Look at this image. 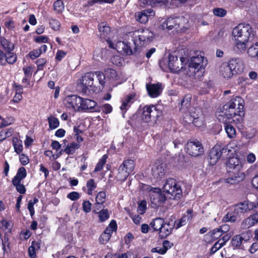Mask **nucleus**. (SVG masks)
Returning <instances> with one entry per match:
<instances>
[{"instance_id":"54","label":"nucleus","mask_w":258,"mask_h":258,"mask_svg":"<svg viewBox=\"0 0 258 258\" xmlns=\"http://www.w3.org/2000/svg\"><path fill=\"white\" fill-rule=\"evenodd\" d=\"M226 11L222 8H215L213 10V13L215 16L220 17H223L226 14Z\"/></svg>"},{"instance_id":"50","label":"nucleus","mask_w":258,"mask_h":258,"mask_svg":"<svg viewBox=\"0 0 258 258\" xmlns=\"http://www.w3.org/2000/svg\"><path fill=\"white\" fill-rule=\"evenodd\" d=\"M165 0H139L141 4L144 6H153L156 4L164 3Z\"/></svg>"},{"instance_id":"48","label":"nucleus","mask_w":258,"mask_h":258,"mask_svg":"<svg viewBox=\"0 0 258 258\" xmlns=\"http://www.w3.org/2000/svg\"><path fill=\"white\" fill-rule=\"evenodd\" d=\"M191 98L188 95L184 96L183 99L181 102V108L180 109L185 111L190 105Z\"/></svg>"},{"instance_id":"6","label":"nucleus","mask_w":258,"mask_h":258,"mask_svg":"<svg viewBox=\"0 0 258 258\" xmlns=\"http://www.w3.org/2000/svg\"><path fill=\"white\" fill-rule=\"evenodd\" d=\"M162 114V111L158 109L155 105H146L143 108L142 119L144 122L153 125L156 122L157 118Z\"/></svg>"},{"instance_id":"31","label":"nucleus","mask_w":258,"mask_h":258,"mask_svg":"<svg viewBox=\"0 0 258 258\" xmlns=\"http://www.w3.org/2000/svg\"><path fill=\"white\" fill-rule=\"evenodd\" d=\"M247 54L251 57H256L258 59V43H255L248 47Z\"/></svg>"},{"instance_id":"4","label":"nucleus","mask_w":258,"mask_h":258,"mask_svg":"<svg viewBox=\"0 0 258 258\" xmlns=\"http://www.w3.org/2000/svg\"><path fill=\"white\" fill-rule=\"evenodd\" d=\"M129 35L133 38L132 40L134 46L137 48L146 45L152 40L153 33L148 29H138L134 32L129 33Z\"/></svg>"},{"instance_id":"40","label":"nucleus","mask_w":258,"mask_h":258,"mask_svg":"<svg viewBox=\"0 0 258 258\" xmlns=\"http://www.w3.org/2000/svg\"><path fill=\"white\" fill-rule=\"evenodd\" d=\"M87 188V194L89 195H92L93 191L96 188L97 185L93 179H90L86 183Z\"/></svg>"},{"instance_id":"60","label":"nucleus","mask_w":258,"mask_h":258,"mask_svg":"<svg viewBox=\"0 0 258 258\" xmlns=\"http://www.w3.org/2000/svg\"><path fill=\"white\" fill-rule=\"evenodd\" d=\"M114 0H90L88 2V4L89 6H91L97 3H99L100 4H102L103 3L112 4Z\"/></svg>"},{"instance_id":"25","label":"nucleus","mask_w":258,"mask_h":258,"mask_svg":"<svg viewBox=\"0 0 258 258\" xmlns=\"http://www.w3.org/2000/svg\"><path fill=\"white\" fill-rule=\"evenodd\" d=\"M98 30L100 32V36L102 38H105L110 31V27L105 22L100 23L98 26Z\"/></svg>"},{"instance_id":"43","label":"nucleus","mask_w":258,"mask_h":258,"mask_svg":"<svg viewBox=\"0 0 258 258\" xmlns=\"http://www.w3.org/2000/svg\"><path fill=\"white\" fill-rule=\"evenodd\" d=\"M26 170L24 167H20L16 175L13 178L12 180L17 179L18 180L22 181L26 176Z\"/></svg>"},{"instance_id":"58","label":"nucleus","mask_w":258,"mask_h":258,"mask_svg":"<svg viewBox=\"0 0 258 258\" xmlns=\"http://www.w3.org/2000/svg\"><path fill=\"white\" fill-rule=\"evenodd\" d=\"M80 197L79 193L76 191H73L67 195V198L72 201H76L79 199Z\"/></svg>"},{"instance_id":"29","label":"nucleus","mask_w":258,"mask_h":258,"mask_svg":"<svg viewBox=\"0 0 258 258\" xmlns=\"http://www.w3.org/2000/svg\"><path fill=\"white\" fill-rule=\"evenodd\" d=\"M176 25V20L173 18H168L162 24L163 29L170 30L174 28Z\"/></svg>"},{"instance_id":"59","label":"nucleus","mask_w":258,"mask_h":258,"mask_svg":"<svg viewBox=\"0 0 258 258\" xmlns=\"http://www.w3.org/2000/svg\"><path fill=\"white\" fill-rule=\"evenodd\" d=\"M83 209L86 213L90 212L91 209V203L88 201H84L83 203Z\"/></svg>"},{"instance_id":"47","label":"nucleus","mask_w":258,"mask_h":258,"mask_svg":"<svg viewBox=\"0 0 258 258\" xmlns=\"http://www.w3.org/2000/svg\"><path fill=\"white\" fill-rule=\"evenodd\" d=\"M107 155L105 154L104 155L101 159L99 160V161L98 162V163L97 164L95 168V169H94V172H98V171H101L104 164H105L106 162V159L107 158Z\"/></svg>"},{"instance_id":"56","label":"nucleus","mask_w":258,"mask_h":258,"mask_svg":"<svg viewBox=\"0 0 258 258\" xmlns=\"http://www.w3.org/2000/svg\"><path fill=\"white\" fill-rule=\"evenodd\" d=\"M147 203L145 200L142 201L139 204L138 207V212L140 214H143L145 212L146 209Z\"/></svg>"},{"instance_id":"52","label":"nucleus","mask_w":258,"mask_h":258,"mask_svg":"<svg viewBox=\"0 0 258 258\" xmlns=\"http://www.w3.org/2000/svg\"><path fill=\"white\" fill-rule=\"evenodd\" d=\"M17 59V56L11 51L7 52L6 55V62H7L10 64H13Z\"/></svg>"},{"instance_id":"9","label":"nucleus","mask_w":258,"mask_h":258,"mask_svg":"<svg viewBox=\"0 0 258 258\" xmlns=\"http://www.w3.org/2000/svg\"><path fill=\"white\" fill-rule=\"evenodd\" d=\"M204 152L202 143L197 140L188 142L186 144V152L191 156H200L204 153Z\"/></svg>"},{"instance_id":"14","label":"nucleus","mask_w":258,"mask_h":258,"mask_svg":"<svg viewBox=\"0 0 258 258\" xmlns=\"http://www.w3.org/2000/svg\"><path fill=\"white\" fill-rule=\"evenodd\" d=\"M146 89L149 95L152 98L159 96L163 90L162 84L160 83L146 85Z\"/></svg>"},{"instance_id":"45","label":"nucleus","mask_w":258,"mask_h":258,"mask_svg":"<svg viewBox=\"0 0 258 258\" xmlns=\"http://www.w3.org/2000/svg\"><path fill=\"white\" fill-rule=\"evenodd\" d=\"M243 237L240 235H235L231 239V244L233 247H239L240 246Z\"/></svg>"},{"instance_id":"10","label":"nucleus","mask_w":258,"mask_h":258,"mask_svg":"<svg viewBox=\"0 0 258 258\" xmlns=\"http://www.w3.org/2000/svg\"><path fill=\"white\" fill-rule=\"evenodd\" d=\"M254 209L255 210H258V202L255 204L249 201H245L239 203L235 205L234 208L235 213L239 214L240 216Z\"/></svg>"},{"instance_id":"27","label":"nucleus","mask_w":258,"mask_h":258,"mask_svg":"<svg viewBox=\"0 0 258 258\" xmlns=\"http://www.w3.org/2000/svg\"><path fill=\"white\" fill-rule=\"evenodd\" d=\"M239 216L240 215L239 214H237L235 213V210L234 209L232 212H229L227 213L223 218L222 220L225 222H234L237 220Z\"/></svg>"},{"instance_id":"38","label":"nucleus","mask_w":258,"mask_h":258,"mask_svg":"<svg viewBox=\"0 0 258 258\" xmlns=\"http://www.w3.org/2000/svg\"><path fill=\"white\" fill-rule=\"evenodd\" d=\"M14 133L13 128L10 127L0 132V142L4 141L7 138L11 137Z\"/></svg>"},{"instance_id":"3","label":"nucleus","mask_w":258,"mask_h":258,"mask_svg":"<svg viewBox=\"0 0 258 258\" xmlns=\"http://www.w3.org/2000/svg\"><path fill=\"white\" fill-rule=\"evenodd\" d=\"M243 104L244 100L239 96L232 98L223 106L221 116H225L229 122H241L244 115Z\"/></svg>"},{"instance_id":"15","label":"nucleus","mask_w":258,"mask_h":258,"mask_svg":"<svg viewBox=\"0 0 258 258\" xmlns=\"http://www.w3.org/2000/svg\"><path fill=\"white\" fill-rule=\"evenodd\" d=\"M235 75L242 73L244 70L243 61L239 58H232L228 62Z\"/></svg>"},{"instance_id":"33","label":"nucleus","mask_w":258,"mask_h":258,"mask_svg":"<svg viewBox=\"0 0 258 258\" xmlns=\"http://www.w3.org/2000/svg\"><path fill=\"white\" fill-rule=\"evenodd\" d=\"M13 145L14 147L15 151L17 154H20L23 151V145L22 141L19 140L17 138H13Z\"/></svg>"},{"instance_id":"63","label":"nucleus","mask_w":258,"mask_h":258,"mask_svg":"<svg viewBox=\"0 0 258 258\" xmlns=\"http://www.w3.org/2000/svg\"><path fill=\"white\" fill-rule=\"evenodd\" d=\"M34 40L37 43H46L48 41V38L45 36H40L35 37Z\"/></svg>"},{"instance_id":"34","label":"nucleus","mask_w":258,"mask_h":258,"mask_svg":"<svg viewBox=\"0 0 258 258\" xmlns=\"http://www.w3.org/2000/svg\"><path fill=\"white\" fill-rule=\"evenodd\" d=\"M224 127L228 136L230 138H233L235 136L236 131L231 124L224 122Z\"/></svg>"},{"instance_id":"13","label":"nucleus","mask_w":258,"mask_h":258,"mask_svg":"<svg viewBox=\"0 0 258 258\" xmlns=\"http://www.w3.org/2000/svg\"><path fill=\"white\" fill-rule=\"evenodd\" d=\"M227 171L230 174L234 172H243L241 171L242 165L236 157L230 158L226 163Z\"/></svg>"},{"instance_id":"36","label":"nucleus","mask_w":258,"mask_h":258,"mask_svg":"<svg viewBox=\"0 0 258 258\" xmlns=\"http://www.w3.org/2000/svg\"><path fill=\"white\" fill-rule=\"evenodd\" d=\"M106 198V194L104 191H100L96 197V206H99V208H101L102 204L105 202Z\"/></svg>"},{"instance_id":"42","label":"nucleus","mask_w":258,"mask_h":258,"mask_svg":"<svg viewBox=\"0 0 258 258\" xmlns=\"http://www.w3.org/2000/svg\"><path fill=\"white\" fill-rule=\"evenodd\" d=\"M96 213L98 214L99 221L101 222H104L109 218V214L107 209H102Z\"/></svg>"},{"instance_id":"28","label":"nucleus","mask_w":258,"mask_h":258,"mask_svg":"<svg viewBox=\"0 0 258 258\" xmlns=\"http://www.w3.org/2000/svg\"><path fill=\"white\" fill-rule=\"evenodd\" d=\"M165 221L161 218L154 219L151 223L150 226L153 228L154 231H160Z\"/></svg>"},{"instance_id":"55","label":"nucleus","mask_w":258,"mask_h":258,"mask_svg":"<svg viewBox=\"0 0 258 258\" xmlns=\"http://www.w3.org/2000/svg\"><path fill=\"white\" fill-rule=\"evenodd\" d=\"M209 234H210L212 238L214 239H218L222 235V233L218 228H215L213 229L210 233H209Z\"/></svg>"},{"instance_id":"46","label":"nucleus","mask_w":258,"mask_h":258,"mask_svg":"<svg viewBox=\"0 0 258 258\" xmlns=\"http://www.w3.org/2000/svg\"><path fill=\"white\" fill-rule=\"evenodd\" d=\"M192 218V216L186 217V216H182L179 220L176 221L175 228L178 229L180 227L185 225L188 220Z\"/></svg>"},{"instance_id":"18","label":"nucleus","mask_w":258,"mask_h":258,"mask_svg":"<svg viewBox=\"0 0 258 258\" xmlns=\"http://www.w3.org/2000/svg\"><path fill=\"white\" fill-rule=\"evenodd\" d=\"M154 15L155 13L153 10L149 9L137 13L136 17L138 22L145 24L148 21L149 17L153 16Z\"/></svg>"},{"instance_id":"7","label":"nucleus","mask_w":258,"mask_h":258,"mask_svg":"<svg viewBox=\"0 0 258 258\" xmlns=\"http://www.w3.org/2000/svg\"><path fill=\"white\" fill-rule=\"evenodd\" d=\"M94 79V75L93 72L85 74L81 79L78 80V88L81 90L83 94H88L90 91L91 90L94 91L93 88L95 87V86H93Z\"/></svg>"},{"instance_id":"17","label":"nucleus","mask_w":258,"mask_h":258,"mask_svg":"<svg viewBox=\"0 0 258 258\" xmlns=\"http://www.w3.org/2000/svg\"><path fill=\"white\" fill-rule=\"evenodd\" d=\"M97 103L93 100L85 99L82 98V103H81V106L80 109L82 110H90V112H100V109L97 108Z\"/></svg>"},{"instance_id":"44","label":"nucleus","mask_w":258,"mask_h":258,"mask_svg":"<svg viewBox=\"0 0 258 258\" xmlns=\"http://www.w3.org/2000/svg\"><path fill=\"white\" fill-rule=\"evenodd\" d=\"M93 74L94 75V78H97L99 83L102 86H104L105 83V74L104 75L102 72L99 71L93 72Z\"/></svg>"},{"instance_id":"62","label":"nucleus","mask_w":258,"mask_h":258,"mask_svg":"<svg viewBox=\"0 0 258 258\" xmlns=\"http://www.w3.org/2000/svg\"><path fill=\"white\" fill-rule=\"evenodd\" d=\"M49 24L53 29L56 30L59 29L60 24L57 20L51 19L50 20Z\"/></svg>"},{"instance_id":"23","label":"nucleus","mask_w":258,"mask_h":258,"mask_svg":"<svg viewBox=\"0 0 258 258\" xmlns=\"http://www.w3.org/2000/svg\"><path fill=\"white\" fill-rule=\"evenodd\" d=\"M233 175L228 178L224 179L225 183L229 184H234L243 180L245 178V174L243 172H234Z\"/></svg>"},{"instance_id":"21","label":"nucleus","mask_w":258,"mask_h":258,"mask_svg":"<svg viewBox=\"0 0 258 258\" xmlns=\"http://www.w3.org/2000/svg\"><path fill=\"white\" fill-rule=\"evenodd\" d=\"M220 75L225 79L231 78L235 75L228 62H223L220 67Z\"/></svg>"},{"instance_id":"41","label":"nucleus","mask_w":258,"mask_h":258,"mask_svg":"<svg viewBox=\"0 0 258 258\" xmlns=\"http://www.w3.org/2000/svg\"><path fill=\"white\" fill-rule=\"evenodd\" d=\"M21 181L17 179L12 180V183L16 188L17 190L21 194H24L26 192V188L24 185L21 183Z\"/></svg>"},{"instance_id":"35","label":"nucleus","mask_w":258,"mask_h":258,"mask_svg":"<svg viewBox=\"0 0 258 258\" xmlns=\"http://www.w3.org/2000/svg\"><path fill=\"white\" fill-rule=\"evenodd\" d=\"M118 170V172L116 175V178L120 181H124L130 174L128 171H125V169L120 166Z\"/></svg>"},{"instance_id":"2","label":"nucleus","mask_w":258,"mask_h":258,"mask_svg":"<svg viewBox=\"0 0 258 258\" xmlns=\"http://www.w3.org/2000/svg\"><path fill=\"white\" fill-rule=\"evenodd\" d=\"M255 32L248 24H240L234 28L232 35L234 40V50L239 53L245 52L247 43L253 40Z\"/></svg>"},{"instance_id":"8","label":"nucleus","mask_w":258,"mask_h":258,"mask_svg":"<svg viewBox=\"0 0 258 258\" xmlns=\"http://www.w3.org/2000/svg\"><path fill=\"white\" fill-rule=\"evenodd\" d=\"M204 57L201 55L192 56L188 63L190 71L194 74L200 72L203 73L204 71Z\"/></svg>"},{"instance_id":"5","label":"nucleus","mask_w":258,"mask_h":258,"mask_svg":"<svg viewBox=\"0 0 258 258\" xmlns=\"http://www.w3.org/2000/svg\"><path fill=\"white\" fill-rule=\"evenodd\" d=\"M231 151L228 146L222 148L219 145H215L210 150L208 155V159L210 164L214 165L221 158H227Z\"/></svg>"},{"instance_id":"16","label":"nucleus","mask_w":258,"mask_h":258,"mask_svg":"<svg viewBox=\"0 0 258 258\" xmlns=\"http://www.w3.org/2000/svg\"><path fill=\"white\" fill-rule=\"evenodd\" d=\"M166 164L156 163L152 168V174L154 178L158 179L161 178L165 173Z\"/></svg>"},{"instance_id":"30","label":"nucleus","mask_w":258,"mask_h":258,"mask_svg":"<svg viewBox=\"0 0 258 258\" xmlns=\"http://www.w3.org/2000/svg\"><path fill=\"white\" fill-rule=\"evenodd\" d=\"M172 245L173 244L170 241L165 240L163 242V247L162 248L160 247L154 248L152 249V251L153 252H157L160 254H164L166 252L167 249L169 247H171Z\"/></svg>"},{"instance_id":"37","label":"nucleus","mask_w":258,"mask_h":258,"mask_svg":"<svg viewBox=\"0 0 258 258\" xmlns=\"http://www.w3.org/2000/svg\"><path fill=\"white\" fill-rule=\"evenodd\" d=\"M80 145L79 144L72 143L67 146L66 149H64V151L68 155L73 154L75 153L76 150L78 149Z\"/></svg>"},{"instance_id":"11","label":"nucleus","mask_w":258,"mask_h":258,"mask_svg":"<svg viewBox=\"0 0 258 258\" xmlns=\"http://www.w3.org/2000/svg\"><path fill=\"white\" fill-rule=\"evenodd\" d=\"M63 102L68 108L79 110L82 103V98L74 95H69L64 98Z\"/></svg>"},{"instance_id":"19","label":"nucleus","mask_w":258,"mask_h":258,"mask_svg":"<svg viewBox=\"0 0 258 258\" xmlns=\"http://www.w3.org/2000/svg\"><path fill=\"white\" fill-rule=\"evenodd\" d=\"M175 226V222H165L163 223L159 232V235L161 238H165L172 232Z\"/></svg>"},{"instance_id":"26","label":"nucleus","mask_w":258,"mask_h":258,"mask_svg":"<svg viewBox=\"0 0 258 258\" xmlns=\"http://www.w3.org/2000/svg\"><path fill=\"white\" fill-rule=\"evenodd\" d=\"M120 167L131 173L133 172L135 168V163L133 160L127 159L124 160L121 165H120Z\"/></svg>"},{"instance_id":"32","label":"nucleus","mask_w":258,"mask_h":258,"mask_svg":"<svg viewBox=\"0 0 258 258\" xmlns=\"http://www.w3.org/2000/svg\"><path fill=\"white\" fill-rule=\"evenodd\" d=\"M0 42L3 48L7 52L12 51L14 48V45L5 38H0Z\"/></svg>"},{"instance_id":"64","label":"nucleus","mask_w":258,"mask_h":258,"mask_svg":"<svg viewBox=\"0 0 258 258\" xmlns=\"http://www.w3.org/2000/svg\"><path fill=\"white\" fill-rule=\"evenodd\" d=\"M41 54V51L38 49L34 50L31 51L29 53V56L32 59H35L38 57Z\"/></svg>"},{"instance_id":"57","label":"nucleus","mask_w":258,"mask_h":258,"mask_svg":"<svg viewBox=\"0 0 258 258\" xmlns=\"http://www.w3.org/2000/svg\"><path fill=\"white\" fill-rule=\"evenodd\" d=\"M110 238V235H107V234L103 232L99 237V241L101 243L104 244L106 243L109 240Z\"/></svg>"},{"instance_id":"53","label":"nucleus","mask_w":258,"mask_h":258,"mask_svg":"<svg viewBox=\"0 0 258 258\" xmlns=\"http://www.w3.org/2000/svg\"><path fill=\"white\" fill-rule=\"evenodd\" d=\"M97 108H99L100 109V111H102L105 114L109 113L112 110V106L109 104H105L100 107L97 106Z\"/></svg>"},{"instance_id":"49","label":"nucleus","mask_w":258,"mask_h":258,"mask_svg":"<svg viewBox=\"0 0 258 258\" xmlns=\"http://www.w3.org/2000/svg\"><path fill=\"white\" fill-rule=\"evenodd\" d=\"M104 72L105 76L108 78L113 80H117L118 78L116 71L112 69L108 68L105 69Z\"/></svg>"},{"instance_id":"24","label":"nucleus","mask_w":258,"mask_h":258,"mask_svg":"<svg viewBox=\"0 0 258 258\" xmlns=\"http://www.w3.org/2000/svg\"><path fill=\"white\" fill-rule=\"evenodd\" d=\"M135 94L131 93L125 96L121 100L122 104L120 107L122 111H126L135 101Z\"/></svg>"},{"instance_id":"22","label":"nucleus","mask_w":258,"mask_h":258,"mask_svg":"<svg viewBox=\"0 0 258 258\" xmlns=\"http://www.w3.org/2000/svg\"><path fill=\"white\" fill-rule=\"evenodd\" d=\"M256 213L245 219L241 223V226L243 229H247L252 226L255 223H258V210Z\"/></svg>"},{"instance_id":"1","label":"nucleus","mask_w":258,"mask_h":258,"mask_svg":"<svg viewBox=\"0 0 258 258\" xmlns=\"http://www.w3.org/2000/svg\"><path fill=\"white\" fill-rule=\"evenodd\" d=\"M163 192L159 188L151 189L150 195L152 207L156 208L161 206L166 201L167 197L174 200L179 199L182 196L180 186L172 178L166 179L162 187Z\"/></svg>"},{"instance_id":"61","label":"nucleus","mask_w":258,"mask_h":258,"mask_svg":"<svg viewBox=\"0 0 258 258\" xmlns=\"http://www.w3.org/2000/svg\"><path fill=\"white\" fill-rule=\"evenodd\" d=\"M2 228H3L4 230L8 229L10 231L12 229L13 226L11 221H7L6 220H2Z\"/></svg>"},{"instance_id":"39","label":"nucleus","mask_w":258,"mask_h":258,"mask_svg":"<svg viewBox=\"0 0 258 258\" xmlns=\"http://www.w3.org/2000/svg\"><path fill=\"white\" fill-rule=\"evenodd\" d=\"M116 229L117 224L116 221L114 220H112L110 222L109 226L105 229L104 232L107 234V235H110V236L111 237L113 232L116 231Z\"/></svg>"},{"instance_id":"12","label":"nucleus","mask_w":258,"mask_h":258,"mask_svg":"<svg viewBox=\"0 0 258 258\" xmlns=\"http://www.w3.org/2000/svg\"><path fill=\"white\" fill-rule=\"evenodd\" d=\"M116 48L118 52L126 55H131L136 53L137 48L134 46L133 42H125L118 41L116 44Z\"/></svg>"},{"instance_id":"51","label":"nucleus","mask_w":258,"mask_h":258,"mask_svg":"<svg viewBox=\"0 0 258 258\" xmlns=\"http://www.w3.org/2000/svg\"><path fill=\"white\" fill-rule=\"evenodd\" d=\"M49 127L51 129H55L59 125V121L57 118L51 116L48 118Z\"/></svg>"},{"instance_id":"20","label":"nucleus","mask_w":258,"mask_h":258,"mask_svg":"<svg viewBox=\"0 0 258 258\" xmlns=\"http://www.w3.org/2000/svg\"><path fill=\"white\" fill-rule=\"evenodd\" d=\"M179 64H181L180 61L178 60L177 56L172 55H169L168 56V68L170 70L174 73L178 72L182 67H180Z\"/></svg>"}]
</instances>
